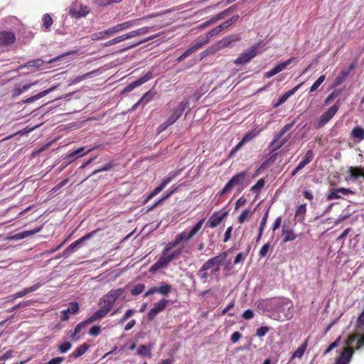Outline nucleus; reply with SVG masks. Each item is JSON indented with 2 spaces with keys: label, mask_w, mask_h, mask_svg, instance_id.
Returning <instances> with one entry per match:
<instances>
[{
  "label": "nucleus",
  "mask_w": 364,
  "mask_h": 364,
  "mask_svg": "<svg viewBox=\"0 0 364 364\" xmlns=\"http://www.w3.org/2000/svg\"><path fill=\"white\" fill-rule=\"evenodd\" d=\"M237 9V5L235 4L233 6H230L229 8H228L227 9L221 11L220 13L218 14V17L220 18L221 19L224 18L225 17H226L227 16H228L231 12H232L233 11L236 10Z\"/></svg>",
  "instance_id": "49"
},
{
  "label": "nucleus",
  "mask_w": 364,
  "mask_h": 364,
  "mask_svg": "<svg viewBox=\"0 0 364 364\" xmlns=\"http://www.w3.org/2000/svg\"><path fill=\"white\" fill-rule=\"evenodd\" d=\"M350 178L353 180L358 179L359 177L364 178V168L360 166H350L348 168Z\"/></svg>",
  "instance_id": "25"
},
{
  "label": "nucleus",
  "mask_w": 364,
  "mask_h": 364,
  "mask_svg": "<svg viewBox=\"0 0 364 364\" xmlns=\"http://www.w3.org/2000/svg\"><path fill=\"white\" fill-rule=\"evenodd\" d=\"M257 135V132L255 131H251L248 133H247L244 137L242 138V143L246 144L248 141L252 140Z\"/></svg>",
  "instance_id": "50"
},
{
  "label": "nucleus",
  "mask_w": 364,
  "mask_h": 364,
  "mask_svg": "<svg viewBox=\"0 0 364 364\" xmlns=\"http://www.w3.org/2000/svg\"><path fill=\"white\" fill-rule=\"evenodd\" d=\"M89 345L87 344V343H82L81 344L80 346H79L71 354H70V357H73V358H78L81 355H82L83 354H85L86 353V351L88 350L89 348Z\"/></svg>",
  "instance_id": "32"
},
{
  "label": "nucleus",
  "mask_w": 364,
  "mask_h": 364,
  "mask_svg": "<svg viewBox=\"0 0 364 364\" xmlns=\"http://www.w3.org/2000/svg\"><path fill=\"white\" fill-rule=\"evenodd\" d=\"M364 326V310L359 315L356 321V327L359 329L362 328Z\"/></svg>",
  "instance_id": "60"
},
{
  "label": "nucleus",
  "mask_w": 364,
  "mask_h": 364,
  "mask_svg": "<svg viewBox=\"0 0 364 364\" xmlns=\"http://www.w3.org/2000/svg\"><path fill=\"white\" fill-rule=\"evenodd\" d=\"M254 317V312L251 309L245 310L242 314V318L245 320L251 319Z\"/></svg>",
  "instance_id": "63"
},
{
  "label": "nucleus",
  "mask_w": 364,
  "mask_h": 364,
  "mask_svg": "<svg viewBox=\"0 0 364 364\" xmlns=\"http://www.w3.org/2000/svg\"><path fill=\"white\" fill-rule=\"evenodd\" d=\"M152 72H148L146 74L128 85L123 90L124 92H129L133 90L136 87L145 83L152 77Z\"/></svg>",
  "instance_id": "16"
},
{
  "label": "nucleus",
  "mask_w": 364,
  "mask_h": 364,
  "mask_svg": "<svg viewBox=\"0 0 364 364\" xmlns=\"http://www.w3.org/2000/svg\"><path fill=\"white\" fill-rule=\"evenodd\" d=\"M110 311L109 310V308H106L104 306L101 305L100 309L97 310L96 312H95L90 317L87 318V322H90V323L101 319L106 316V315Z\"/></svg>",
  "instance_id": "22"
},
{
  "label": "nucleus",
  "mask_w": 364,
  "mask_h": 364,
  "mask_svg": "<svg viewBox=\"0 0 364 364\" xmlns=\"http://www.w3.org/2000/svg\"><path fill=\"white\" fill-rule=\"evenodd\" d=\"M183 249L179 248L173 251L166 257L162 255V256L160 257L159 259L154 264L151 266V267L149 268V272L155 273L158 270L166 267L171 262L178 259L179 257L181 255Z\"/></svg>",
  "instance_id": "3"
},
{
  "label": "nucleus",
  "mask_w": 364,
  "mask_h": 364,
  "mask_svg": "<svg viewBox=\"0 0 364 364\" xmlns=\"http://www.w3.org/2000/svg\"><path fill=\"white\" fill-rule=\"evenodd\" d=\"M306 213V204H305V203L301 204L297 207L296 212H295V217H296V218L301 217V218L303 220Z\"/></svg>",
  "instance_id": "41"
},
{
  "label": "nucleus",
  "mask_w": 364,
  "mask_h": 364,
  "mask_svg": "<svg viewBox=\"0 0 364 364\" xmlns=\"http://www.w3.org/2000/svg\"><path fill=\"white\" fill-rule=\"evenodd\" d=\"M228 254L226 252H223L217 256L208 259L202 265V271L212 269V272L215 274L220 270V265L226 259Z\"/></svg>",
  "instance_id": "6"
},
{
  "label": "nucleus",
  "mask_w": 364,
  "mask_h": 364,
  "mask_svg": "<svg viewBox=\"0 0 364 364\" xmlns=\"http://www.w3.org/2000/svg\"><path fill=\"white\" fill-rule=\"evenodd\" d=\"M282 233L283 236V242L294 240L297 237L296 234L294 233L293 230L286 229L284 227L282 228Z\"/></svg>",
  "instance_id": "28"
},
{
  "label": "nucleus",
  "mask_w": 364,
  "mask_h": 364,
  "mask_svg": "<svg viewBox=\"0 0 364 364\" xmlns=\"http://www.w3.org/2000/svg\"><path fill=\"white\" fill-rule=\"evenodd\" d=\"M339 105L335 104L326 110L319 118L316 128L318 129L326 124L337 113Z\"/></svg>",
  "instance_id": "11"
},
{
  "label": "nucleus",
  "mask_w": 364,
  "mask_h": 364,
  "mask_svg": "<svg viewBox=\"0 0 364 364\" xmlns=\"http://www.w3.org/2000/svg\"><path fill=\"white\" fill-rule=\"evenodd\" d=\"M135 313V311L133 309H128L124 314V316L120 318L119 322L123 323L127 320H128L131 316H132Z\"/></svg>",
  "instance_id": "56"
},
{
  "label": "nucleus",
  "mask_w": 364,
  "mask_h": 364,
  "mask_svg": "<svg viewBox=\"0 0 364 364\" xmlns=\"http://www.w3.org/2000/svg\"><path fill=\"white\" fill-rule=\"evenodd\" d=\"M90 322H87V319L85 321L79 323L75 328L74 331L71 334V337H75L77 334H78L80 331L87 325L89 324Z\"/></svg>",
  "instance_id": "46"
},
{
  "label": "nucleus",
  "mask_w": 364,
  "mask_h": 364,
  "mask_svg": "<svg viewBox=\"0 0 364 364\" xmlns=\"http://www.w3.org/2000/svg\"><path fill=\"white\" fill-rule=\"evenodd\" d=\"M240 40V36L238 34L228 36L223 38L222 40L210 46L205 50L203 51L200 53V59L205 58L210 54H213L222 49L228 48L231 45V43L237 42Z\"/></svg>",
  "instance_id": "2"
},
{
  "label": "nucleus",
  "mask_w": 364,
  "mask_h": 364,
  "mask_svg": "<svg viewBox=\"0 0 364 364\" xmlns=\"http://www.w3.org/2000/svg\"><path fill=\"white\" fill-rule=\"evenodd\" d=\"M355 341H356V345L355 347V348L356 350H358L362 346H364V333L362 335H360V334L350 335L348 338L347 345L348 346L353 345Z\"/></svg>",
  "instance_id": "20"
},
{
  "label": "nucleus",
  "mask_w": 364,
  "mask_h": 364,
  "mask_svg": "<svg viewBox=\"0 0 364 364\" xmlns=\"http://www.w3.org/2000/svg\"><path fill=\"white\" fill-rule=\"evenodd\" d=\"M153 348L152 343H149L148 345H141L137 350V353L141 356H146L148 358L151 357V349Z\"/></svg>",
  "instance_id": "29"
},
{
  "label": "nucleus",
  "mask_w": 364,
  "mask_h": 364,
  "mask_svg": "<svg viewBox=\"0 0 364 364\" xmlns=\"http://www.w3.org/2000/svg\"><path fill=\"white\" fill-rule=\"evenodd\" d=\"M205 45V43L203 42V41H198L194 45L191 46L188 49L191 52V53H193Z\"/></svg>",
  "instance_id": "57"
},
{
  "label": "nucleus",
  "mask_w": 364,
  "mask_h": 364,
  "mask_svg": "<svg viewBox=\"0 0 364 364\" xmlns=\"http://www.w3.org/2000/svg\"><path fill=\"white\" fill-rule=\"evenodd\" d=\"M16 41V36L11 31H0V46H9Z\"/></svg>",
  "instance_id": "18"
},
{
  "label": "nucleus",
  "mask_w": 364,
  "mask_h": 364,
  "mask_svg": "<svg viewBox=\"0 0 364 364\" xmlns=\"http://www.w3.org/2000/svg\"><path fill=\"white\" fill-rule=\"evenodd\" d=\"M54 89H55V87H50L49 89L45 90L42 91V92L38 93L36 95H33L32 97H30L26 99L25 100H23V102L24 103H31V102H33L34 101H36L37 100H39L41 97L46 96V95L50 93L51 91H53Z\"/></svg>",
  "instance_id": "30"
},
{
  "label": "nucleus",
  "mask_w": 364,
  "mask_h": 364,
  "mask_svg": "<svg viewBox=\"0 0 364 364\" xmlns=\"http://www.w3.org/2000/svg\"><path fill=\"white\" fill-rule=\"evenodd\" d=\"M354 193H355V192L353 191L350 188H331L328 190V192L326 195V198L328 200H335V199L341 198V194L347 196L348 194H354Z\"/></svg>",
  "instance_id": "13"
},
{
  "label": "nucleus",
  "mask_w": 364,
  "mask_h": 364,
  "mask_svg": "<svg viewBox=\"0 0 364 364\" xmlns=\"http://www.w3.org/2000/svg\"><path fill=\"white\" fill-rule=\"evenodd\" d=\"M42 22L45 31H49L53 23V18L48 14H46L43 16Z\"/></svg>",
  "instance_id": "35"
},
{
  "label": "nucleus",
  "mask_w": 364,
  "mask_h": 364,
  "mask_svg": "<svg viewBox=\"0 0 364 364\" xmlns=\"http://www.w3.org/2000/svg\"><path fill=\"white\" fill-rule=\"evenodd\" d=\"M314 154L312 150H308L304 156L302 161L306 164H309L314 159Z\"/></svg>",
  "instance_id": "55"
},
{
  "label": "nucleus",
  "mask_w": 364,
  "mask_h": 364,
  "mask_svg": "<svg viewBox=\"0 0 364 364\" xmlns=\"http://www.w3.org/2000/svg\"><path fill=\"white\" fill-rule=\"evenodd\" d=\"M154 92H152L151 90L146 92L141 98L137 102V104L143 103L144 105L149 102L152 98L154 97Z\"/></svg>",
  "instance_id": "38"
},
{
  "label": "nucleus",
  "mask_w": 364,
  "mask_h": 364,
  "mask_svg": "<svg viewBox=\"0 0 364 364\" xmlns=\"http://www.w3.org/2000/svg\"><path fill=\"white\" fill-rule=\"evenodd\" d=\"M145 289V285L143 284H138L135 285L132 289H131V294L132 295L136 296L139 295L141 293H142Z\"/></svg>",
  "instance_id": "45"
},
{
  "label": "nucleus",
  "mask_w": 364,
  "mask_h": 364,
  "mask_svg": "<svg viewBox=\"0 0 364 364\" xmlns=\"http://www.w3.org/2000/svg\"><path fill=\"white\" fill-rule=\"evenodd\" d=\"M124 289L119 288L110 290L107 294L104 295L100 301V305H102L106 308H109L111 311L114 302L124 294Z\"/></svg>",
  "instance_id": "4"
},
{
  "label": "nucleus",
  "mask_w": 364,
  "mask_h": 364,
  "mask_svg": "<svg viewBox=\"0 0 364 364\" xmlns=\"http://www.w3.org/2000/svg\"><path fill=\"white\" fill-rule=\"evenodd\" d=\"M101 332L100 326H93L89 331V334L92 336H98Z\"/></svg>",
  "instance_id": "61"
},
{
  "label": "nucleus",
  "mask_w": 364,
  "mask_h": 364,
  "mask_svg": "<svg viewBox=\"0 0 364 364\" xmlns=\"http://www.w3.org/2000/svg\"><path fill=\"white\" fill-rule=\"evenodd\" d=\"M70 314H75L79 311V306L76 301L70 302L68 308L66 309Z\"/></svg>",
  "instance_id": "51"
},
{
  "label": "nucleus",
  "mask_w": 364,
  "mask_h": 364,
  "mask_svg": "<svg viewBox=\"0 0 364 364\" xmlns=\"http://www.w3.org/2000/svg\"><path fill=\"white\" fill-rule=\"evenodd\" d=\"M89 13V9L87 6H80L79 10L71 9L70 14L76 18H80L86 16Z\"/></svg>",
  "instance_id": "34"
},
{
  "label": "nucleus",
  "mask_w": 364,
  "mask_h": 364,
  "mask_svg": "<svg viewBox=\"0 0 364 364\" xmlns=\"http://www.w3.org/2000/svg\"><path fill=\"white\" fill-rule=\"evenodd\" d=\"M179 244H178V241H176V240L174 239V240H173L172 242H168L165 246V247L162 250V255H166L170 250H171L173 248L176 247Z\"/></svg>",
  "instance_id": "42"
},
{
  "label": "nucleus",
  "mask_w": 364,
  "mask_h": 364,
  "mask_svg": "<svg viewBox=\"0 0 364 364\" xmlns=\"http://www.w3.org/2000/svg\"><path fill=\"white\" fill-rule=\"evenodd\" d=\"M252 212L250 209L244 210L238 217V223L240 224L244 223L248 218L251 217Z\"/></svg>",
  "instance_id": "39"
},
{
  "label": "nucleus",
  "mask_w": 364,
  "mask_h": 364,
  "mask_svg": "<svg viewBox=\"0 0 364 364\" xmlns=\"http://www.w3.org/2000/svg\"><path fill=\"white\" fill-rule=\"evenodd\" d=\"M353 350L350 347L343 348L341 355L336 359L335 364H348L352 358Z\"/></svg>",
  "instance_id": "15"
},
{
  "label": "nucleus",
  "mask_w": 364,
  "mask_h": 364,
  "mask_svg": "<svg viewBox=\"0 0 364 364\" xmlns=\"http://www.w3.org/2000/svg\"><path fill=\"white\" fill-rule=\"evenodd\" d=\"M350 138L356 141H361L364 139V129L361 127H355L350 132Z\"/></svg>",
  "instance_id": "23"
},
{
  "label": "nucleus",
  "mask_w": 364,
  "mask_h": 364,
  "mask_svg": "<svg viewBox=\"0 0 364 364\" xmlns=\"http://www.w3.org/2000/svg\"><path fill=\"white\" fill-rule=\"evenodd\" d=\"M179 172H173L171 173L170 175L164 178L162 183L155 188L153 191H151L148 196L144 199L143 203H147L151 198L155 197L157 194H159L177 175H178Z\"/></svg>",
  "instance_id": "10"
},
{
  "label": "nucleus",
  "mask_w": 364,
  "mask_h": 364,
  "mask_svg": "<svg viewBox=\"0 0 364 364\" xmlns=\"http://www.w3.org/2000/svg\"><path fill=\"white\" fill-rule=\"evenodd\" d=\"M112 167V165L111 164H105L104 166H102V167L95 170L92 171V173H91V175H95L96 173H100V172H102V171H108Z\"/></svg>",
  "instance_id": "59"
},
{
  "label": "nucleus",
  "mask_w": 364,
  "mask_h": 364,
  "mask_svg": "<svg viewBox=\"0 0 364 364\" xmlns=\"http://www.w3.org/2000/svg\"><path fill=\"white\" fill-rule=\"evenodd\" d=\"M307 344L306 342H304L301 346H300L293 353L292 356L291 357V360H293L295 358H301L304 352L306 349Z\"/></svg>",
  "instance_id": "36"
},
{
  "label": "nucleus",
  "mask_w": 364,
  "mask_h": 364,
  "mask_svg": "<svg viewBox=\"0 0 364 364\" xmlns=\"http://www.w3.org/2000/svg\"><path fill=\"white\" fill-rule=\"evenodd\" d=\"M41 286V285L39 283L36 284H34L32 287H30L28 288H25L23 290L16 292V294H14L11 296L13 297V299L24 296H26V294H28L29 293H31V292H33V291H36Z\"/></svg>",
  "instance_id": "24"
},
{
  "label": "nucleus",
  "mask_w": 364,
  "mask_h": 364,
  "mask_svg": "<svg viewBox=\"0 0 364 364\" xmlns=\"http://www.w3.org/2000/svg\"><path fill=\"white\" fill-rule=\"evenodd\" d=\"M270 249V245L269 243L264 244L259 252V256L260 258H263L267 256L269 250Z\"/></svg>",
  "instance_id": "53"
},
{
  "label": "nucleus",
  "mask_w": 364,
  "mask_h": 364,
  "mask_svg": "<svg viewBox=\"0 0 364 364\" xmlns=\"http://www.w3.org/2000/svg\"><path fill=\"white\" fill-rule=\"evenodd\" d=\"M188 101H182L178 105L171 111L170 116L168 117L169 124H174L183 114L185 109L188 106Z\"/></svg>",
  "instance_id": "12"
},
{
  "label": "nucleus",
  "mask_w": 364,
  "mask_h": 364,
  "mask_svg": "<svg viewBox=\"0 0 364 364\" xmlns=\"http://www.w3.org/2000/svg\"><path fill=\"white\" fill-rule=\"evenodd\" d=\"M72 347V344L70 342H64L59 345L58 350L60 353H65L68 352Z\"/></svg>",
  "instance_id": "52"
},
{
  "label": "nucleus",
  "mask_w": 364,
  "mask_h": 364,
  "mask_svg": "<svg viewBox=\"0 0 364 364\" xmlns=\"http://www.w3.org/2000/svg\"><path fill=\"white\" fill-rule=\"evenodd\" d=\"M264 186V180L263 178H260L257 181V182L251 188V191L252 192H256L261 190Z\"/></svg>",
  "instance_id": "54"
},
{
  "label": "nucleus",
  "mask_w": 364,
  "mask_h": 364,
  "mask_svg": "<svg viewBox=\"0 0 364 364\" xmlns=\"http://www.w3.org/2000/svg\"><path fill=\"white\" fill-rule=\"evenodd\" d=\"M259 309L270 313L275 320H289L293 317V303L287 298H272L259 302Z\"/></svg>",
  "instance_id": "1"
},
{
  "label": "nucleus",
  "mask_w": 364,
  "mask_h": 364,
  "mask_svg": "<svg viewBox=\"0 0 364 364\" xmlns=\"http://www.w3.org/2000/svg\"><path fill=\"white\" fill-rule=\"evenodd\" d=\"M357 63L358 59H355L354 61L349 65L348 68L342 70L339 73V75H341L344 80L346 79L350 75V72L355 68Z\"/></svg>",
  "instance_id": "37"
},
{
  "label": "nucleus",
  "mask_w": 364,
  "mask_h": 364,
  "mask_svg": "<svg viewBox=\"0 0 364 364\" xmlns=\"http://www.w3.org/2000/svg\"><path fill=\"white\" fill-rule=\"evenodd\" d=\"M220 31L218 30V27L213 28L212 30L209 31L206 34V38L203 40V42L205 43V45L209 42L210 39L213 38L215 36H217L219 34Z\"/></svg>",
  "instance_id": "44"
},
{
  "label": "nucleus",
  "mask_w": 364,
  "mask_h": 364,
  "mask_svg": "<svg viewBox=\"0 0 364 364\" xmlns=\"http://www.w3.org/2000/svg\"><path fill=\"white\" fill-rule=\"evenodd\" d=\"M94 148L88 149L87 151L84 152L85 148L84 147H80L75 150L74 151L71 152L67 156L68 159H75L77 158L78 156H84L85 154L90 152L92 150H93Z\"/></svg>",
  "instance_id": "31"
},
{
  "label": "nucleus",
  "mask_w": 364,
  "mask_h": 364,
  "mask_svg": "<svg viewBox=\"0 0 364 364\" xmlns=\"http://www.w3.org/2000/svg\"><path fill=\"white\" fill-rule=\"evenodd\" d=\"M294 60V58H291L288 59L286 61L280 63L279 64L276 65L274 68H273L272 70H270L269 71L267 72L264 74V76L267 78H270V77L274 76L275 75H277L279 72H281V71L284 70V69H286V68L289 65H290Z\"/></svg>",
  "instance_id": "17"
},
{
  "label": "nucleus",
  "mask_w": 364,
  "mask_h": 364,
  "mask_svg": "<svg viewBox=\"0 0 364 364\" xmlns=\"http://www.w3.org/2000/svg\"><path fill=\"white\" fill-rule=\"evenodd\" d=\"M303 85V82L302 83H300L299 85H297L296 86H295L294 88H292L291 90L286 92L279 100V102L276 104V107L284 103L289 97H291L292 95H294L297 90L298 89Z\"/></svg>",
  "instance_id": "27"
},
{
  "label": "nucleus",
  "mask_w": 364,
  "mask_h": 364,
  "mask_svg": "<svg viewBox=\"0 0 364 364\" xmlns=\"http://www.w3.org/2000/svg\"><path fill=\"white\" fill-rule=\"evenodd\" d=\"M294 123L295 122L293 121L289 124H287L277 134H275L269 146L272 148V151L278 150L288 141V138H285L282 140H280V139L293 127Z\"/></svg>",
  "instance_id": "5"
},
{
  "label": "nucleus",
  "mask_w": 364,
  "mask_h": 364,
  "mask_svg": "<svg viewBox=\"0 0 364 364\" xmlns=\"http://www.w3.org/2000/svg\"><path fill=\"white\" fill-rule=\"evenodd\" d=\"M126 35L125 33L122 35V36H119L109 41H107V43H105V46H111V45H113V44H115V43H119V42H122L124 40H127V38H125Z\"/></svg>",
  "instance_id": "48"
},
{
  "label": "nucleus",
  "mask_w": 364,
  "mask_h": 364,
  "mask_svg": "<svg viewBox=\"0 0 364 364\" xmlns=\"http://www.w3.org/2000/svg\"><path fill=\"white\" fill-rule=\"evenodd\" d=\"M177 188H173L168 193H167L165 196L161 197L160 199L156 200L154 204L153 207H156L159 205L161 204L164 200L168 199L176 191Z\"/></svg>",
  "instance_id": "43"
},
{
  "label": "nucleus",
  "mask_w": 364,
  "mask_h": 364,
  "mask_svg": "<svg viewBox=\"0 0 364 364\" xmlns=\"http://www.w3.org/2000/svg\"><path fill=\"white\" fill-rule=\"evenodd\" d=\"M36 83H37L36 82H34L33 83H28V84L23 85L22 87H15L12 92V96L14 97L19 96L24 91L28 90V89H30L33 85H36Z\"/></svg>",
  "instance_id": "33"
},
{
  "label": "nucleus",
  "mask_w": 364,
  "mask_h": 364,
  "mask_svg": "<svg viewBox=\"0 0 364 364\" xmlns=\"http://www.w3.org/2000/svg\"><path fill=\"white\" fill-rule=\"evenodd\" d=\"M64 360V357H55L50 359L47 364H61Z\"/></svg>",
  "instance_id": "64"
},
{
  "label": "nucleus",
  "mask_w": 364,
  "mask_h": 364,
  "mask_svg": "<svg viewBox=\"0 0 364 364\" xmlns=\"http://www.w3.org/2000/svg\"><path fill=\"white\" fill-rule=\"evenodd\" d=\"M259 45H254L245 52L241 53L239 57L235 60L236 65H244L250 62L257 54Z\"/></svg>",
  "instance_id": "9"
},
{
  "label": "nucleus",
  "mask_w": 364,
  "mask_h": 364,
  "mask_svg": "<svg viewBox=\"0 0 364 364\" xmlns=\"http://www.w3.org/2000/svg\"><path fill=\"white\" fill-rule=\"evenodd\" d=\"M204 222L205 218H202L191 229L189 232L183 231L182 232L178 234L175 239L176 241H178V244L182 242H188L200 231Z\"/></svg>",
  "instance_id": "8"
},
{
  "label": "nucleus",
  "mask_w": 364,
  "mask_h": 364,
  "mask_svg": "<svg viewBox=\"0 0 364 364\" xmlns=\"http://www.w3.org/2000/svg\"><path fill=\"white\" fill-rule=\"evenodd\" d=\"M168 302V300L164 299L156 303L154 307L151 308L148 313V320L152 321L158 314L163 311L165 309Z\"/></svg>",
  "instance_id": "14"
},
{
  "label": "nucleus",
  "mask_w": 364,
  "mask_h": 364,
  "mask_svg": "<svg viewBox=\"0 0 364 364\" xmlns=\"http://www.w3.org/2000/svg\"><path fill=\"white\" fill-rule=\"evenodd\" d=\"M247 174L245 171L240 172L233 176L223 187V188L220 191V196H223L230 192L234 186L243 184L247 178Z\"/></svg>",
  "instance_id": "7"
},
{
  "label": "nucleus",
  "mask_w": 364,
  "mask_h": 364,
  "mask_svg": "<svg viewBox=\"0 0 364 364\" xmlns=\"http://www.w3.org/2000/svg\"><path fill=\"white\" fill-rule=\"evenodd\" d=\"M228 213L227 211L221 213L220 215L216 212L213 213L208 220V225L210 228H215L224 220L225 218H226Z\"/></svg>",
  "instance_id": "19"
},
{
  "label": "nucleus",
  "mask_w": 364,
  "mask_h": 364,
  "mask_svg": "<svg viewBox=\"0 0 364 364\" xmlns=\"http://www.w3.org/2000/svg\"><path fill=\"white\" fill-rule=\"evenodd\" d=\"M158 288V293L162 295H168L171 291V286L167 283L163 282Z\"/></svg>",
  "instance_id": "40"
},
{
  "label": "nucleus",
  "mask_w": 364,
  "mask_h": 364,
  "mask_svg": "<svg viewBox=\"0 0 364 364\" xmlns=\"http://www.w3.org/2000/svg\"><path fill=\"white\" fill-rule=\"evenodd\" d=\"M45 64V62L42 59H36L31 61H28L26 66L27 67H34V68H41Z\"/></svg>",
  "instance_id": "47"
},
{
  "label": "nucleus",
  "mask_w": 364,
  "mask_h": 364,
  "mask_svg": "<svg viewBox=\"0 0 364 364\" xmlns=\"http://www.w3.org/2000/svg\"><path fill=\"white\" fill-rule=\"evenodd\" d=\"M269 331V327L268 326H261L260 328L257 329L256 334L259 337H262Z\"/></svg>",
  "instance_id": "58"
},
{
  "label": "nucleus",
  "mask_w": 364,
  "mask_h": 364,
  "mask_svg": "<svg viewBox=\"0 0 364 364\" xmlns=\"http://www.w3.org/2000/svg\"><path fill=\"white\" fill-rule=\"evenodd\" d=\"M140 19H136V20H132V21H126V22L122 23V25L123 26V29L125 30V29L129 28L130 27H132V26H133L134 25H136L137 22Z\"/></svg>",
  "instance_id": "62"
},
{
  "label": "nucleus",
  "mask_w": 364,
  "mask_h": 364,
  "mask_svg": "<svg viewBox=\"0 0 364 364\" xmlns=\"http://www.w3.org/2000/svg\"><path fill=\"white\" fill-rule=\"evenodd\" d=\"M97 230H93V231L86 234L85 235H84L83 237H80V239L77 240L74 242L71 243L69 245V250H72V251L74 252L75 250V249L77 247H80L81 245H82V243L84 242H85L87 240L90 239L91 237H92L96 234Z\"/></svg>",
  "instance_id": "21"
},
{
  "label": "nucleus",
  "mask_w": 364,
  "mask_h": 364,
  "mask_svg": "<svg viewBox=\"0 0 364 364\" xmlns=\"http://www.w3.org/2000/svg\"><path fill=\"white\" fill-rule=\"evenodd\" d=\"M153 29H154V27L144 26V27L140 28L139 29L132 31L129 33H125V35H126L125 38H127V39H129V38L135 37L136 36L145 34V33H148L149 31L153 30Z\"/></svg>",
  "instance_id": "26"
}]
</instances>
